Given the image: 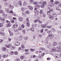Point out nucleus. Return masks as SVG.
<instances>
[{
    "label": "nucleus",
    "mask_w": 61,
    "mask_h": 61,
    "mask_svg": "<svg viewBox=\"0 0 61 61\" xmlns=\"http://www.w3.org/2000/svg\"><path fill=\"white\" fill-rule=\"evenodd\" d=\"M53 51H54V52H58L59 53L61 52V50L60 49H59L58 50H57L56 49V48L55 47H54L52 48V49L51 50V51L50 52V54H51V55H53Z\"/></svg>",
    "instance_id": "f257e3e1"
},
{
    "label": "nucleus",
    "mask_w": 61,
    "mask_h": 61,
    "mask_svg": "<svg viewBox=\"0 0 61 61\" xmlns=\"http://www.w3.org/2000/svg\"><path fill=\"white\" fill-rule=\"evenodd\" d=\"M6 11L7 12V13H11L13 15H15V14L13 13V11L12 10H10V9H9V8H6L5 9Z\"/></svg>",
    "instance_id": "f03ea898"
},
{
    "label": "nucleus",
    "mask_w": 61,
    "mask_h": 61,
    "mask_svg": "<svg viewBox=\"0 0 61 61\" xmlns=\"http://www.w3.org/2000/svg\"><path fill=\"white\" fill-rule=\"evenodd\" d=\"M23 38V36H20L17 37V39L18 40H22Z\"/></svg>",
    "instance_id": "7ed1b4c3"
},
{
    "label": "nucleus",
    "mask_w": 61,
    "mask_h": 61,
    "mask_svg": "<svg viewBox=\"0 0 61 61\" xmlns=\"http://www.w3.org/2000/svg\"><path fill=\"white\" fill-rule=\"evenodd\" d=\"M52 14L55 17H57V15L56 13L55 12L53 11L52 12Z\"/></svg>",
    "instance_id": "20e7f679"
},
{
    "label": "nucleus",
    "mask_w": 61,
    "mask_h": 61,
    "mask_svg": "<svg viewBox=\"0 0 61 61\" xmlns=\"http://www.w3.org/2000/svg\"><path fill=\"white\" fill-rule=\"evenodd\" d=\"M14 45L16 46H19L20 45V43L19 42H16L14 43Z\"/></svg>",
    "instance_id": "39448f33"
},
{
    "label": "nucleus",
    "mask_w": 61,
    "mask_h": 61,
    "mask_svg": "<svg viewBox=\"0 0 61 61\" xmlns=\"http://www.w3.org/2000/svg\"><path fill=\"white\" fill-rule=\"evenodd\" d=\"M18 19L19 21L20 22H22L23 20V17H20Z\"/></svg>",
    "instance_id": "423d86ee"
},
{
    "label": "nucleus",
    "mask_w": 61,
    "mask_h": 61,
    "mask_svg": "<svg viewBox=\"0 0 61 61\" xmlns=\"http://www.w3.org/2000/svg\"><path fill=\"white\" fill-rule=\"evenodd\" d=\"M18 26L17 24L16 23L13 25V27L14 28H16V27H17Z\"/></svg>",
    "instance_id": "0eeeda50"
},
{
    "label": "nucleus",
    "mask_w": 61,
    "mask_h": 61,
    "mask_svg": "<svg viewBox=\"0 0 61 61\" xmlns=\"http://www.w3.org/2000/svg\"><path fill=\"white\" fill-rule=\"evenodd\" d=\"M53 45L55 46H57L58 45L57 43L56 42H53Z\"/></svg>",
    "instance_id": "6e6552de"
},
{
    "label": "nucleus",
    "mask_w": 61,
    "mask_h": 61,
    "mask_svg": "<svg viewBox=\"0 0 61 61\" xmlns=\"http://www.w3.org/2000/svg\"><path fill=\"white\" fill-rule=\"evenodd\" d=\"M41 26L42 27V28H46V25H41Z\"/></svg>",
    "instance_id": "1a4fd4ad"
},
{
    "label": "nucleus",
    "mask_w": 61,
    "mask_h": 61,
    "mask_svg": "<svg viewBox=\"0 0 61 61\" xmlns=\"http://www.w3.org/2000/svg\"><path fill=\"white\" fill-rule=\"evenodd\" d=\"M18 4L19 5L21 6L22 5V2L21 1H19L18 2Z\"/></svg>",
    "instance_id": "9d476101"
},
{
    "label": "nucleus",
    "mask_w": 61,
    "mask_h": 61,
    "mask_svg": "<svg viewBox=\"0 0 61 61\" xmlns=\"http://www.w3.org/2000/svg\"><path fill=\"white\" fill-rule=\"evenodd\" d=\"M8 31L10 33V36H12L13 35V33L12 32H11L10 30H8Z\"/></svg>",
    "instance_id": "9b49d317"
},
{
    "label": "nucleus",
    "mask_w": 61,
    "mask_h": 61,
    "mask_svg": "<svg viewBox=\"0 0 61 61\" xmlns=\"http://www.w3.org/2000/svg\"><path fill=\"white\" fill-rule=\"evenodd\" d=\"M2 49L3 51H6V47H3L2 48Z\"/></svg>",
    "instance_id": "f8f14e48"
},
{
    "label": "nucleus",
    "mask_w": 61,
    "mask_h": 61,
    "mask_svg": "<svg viewBox=\"0 0 61 61\" xmlns=\"http://www.w3.org/2000/svg\"><path fill=\"white\" fill-rule=\"evenodd\" d=\"M30 51H31V52H34V51H35V50L33 49H30Z\"/></svg>",
    "instance_id": "ddd939ff"
},
{
    "label": "nucleus",
    "mask_w": 61,
    "mask_h": 61,
    "mask_svg": "<svg viewBox=\"0 0 61 61\" xmlns=\"http://www.w3.org/2000/svg\"><path fill=\"white\" fill-rule=\"evenodd\" d=\"M56 57L57 58H59V57H60V55L58 54H56Z\"/></svg>",
    "instance_id": "4468645a"
},
{
    "label": "nucleus",
    "mask_w": 61,
    "mask_h": 61,
    "mask_svg": "<svg viewBox=\"0 0 61 61\" xmlns=\"http://www.w3.org/2000/svg\"><path fill=\"white\" fill-rule=\"evenodd\" d=\"M50 19L52 20L54 19V17L53 16H51L50 17Z\"/></svg>",
    "instance_id": "2eb2a0df"
},
{
    "label": "nucleus",
    "mask_w": 61,
    "mask_h": 61,
    "mask_svg": "<svg viewBox=\"0 0 61 61\" xmlns=\"http://www.w3.org/2000/svg\"><path fill=\"white\" fill-rule=\"evenodd\" d=\"M29 9H30V10H32L33 9V7H32V6H29Z\"/></svg>",
    "instance_id": "dca6fc26"
},
{
    "label": "nucleus",
    "mask_w": 61,
    "mask_h": 61,
    "mask_svg": "<svg viewBox=\"0 0 61 61\" xmlns=\"http://www.w3.org/2000/svg\"><path fill=\"white\" fill-rule=\"evenodd\" d=\"M56 48H58V49H61V46L60 45L56 47Z\"/></svg>",
    "instance_id": "f3484780"
},
{
    "label": "nucleus",
    "mask_w": 61,
    "mask_h": 61,
    "mask_svg": "<svg viewBox=\"0 0 61 61\" xmlns=\"http://www.w3.org/2000/svg\"><path fill=\"white\" fill-rule=\"evenodd\" d=\"M40 50H42L43 51H44L45 50V49L44 48H40Z\"/></svg>",
    "instance_id": "a211bd4d"
},
{
    "label": "nucleus",
    "mask_w": 61,
    "mask_h": 61,
    "mask_svg": "<svg viewBox=\"0 0 61 61\" xmlns=\"http://www.w3.org/2000/svg\"><path fill=\"white\" fill-rule=\"evenodd\" d=\"M22 29V27L21 26L19 27L18 28V30H21Z\"/></svg>",
    "instance_id": "6ab92c4d"
},
{
    "label": "nucleus",
    "mask_w": 61,
    "mask_h": 61,
    "mask_svg": "<svg viewBox=\"0 0 61 61\" xmlns=\"http://www.w3.org/2000/svg\"><path fill=\"white\" fill-rule=\"evenodd\" d=\"M6 22L8 24H10V23H11L9 21H8L7 20H6Z\"/></svg>",
    "instance_id": "aec40b11"
},
{
    "label": "nucleus",
    "mask_w": 61,
    "mask_h": 61,
    "mask_svg": "<svg viewBox=\"0 0 61 61\" xmlns=\"http://www.w3.org/2000/svg\"><path fill=\"white\" fill-rule=\"evenodd\" d=\"M25 58V56H21L20 57V58L21 59H24Z\"/></svg>",
    "instance_id": "412c9836"
},
{
    "label": "nucleus",
    "mask_w": 61,
    "mask_h": 61,
    "mask_svg": "<svg viewBox=\"0 0 61 61\" xmlns=\"http://www.w3.org/2000/svg\"><path fill=\"white\" fill-rule=\"evenodd\" d=\"M27 3H26V2H24L23 3V6H25L26 5H27Z\"/></svg>",
    "instance_id": "4be33fe9"
},
{
    "label": "nucleus",
    "mask_w": 61,
    "mask_h": 61,
    "mask_svg": "<svg viewBox=\"0 0 61 61\" xmlns=\"http://www.w3.org/2000/svg\"><path fill=\"white\" fill-rule=\"evenodd\" d=\"M9 6L10 8L13 9V8H14V6H12V5H9Z\"/></svg>",
    "instance_id": "5701e85b"
},
{
    "label": "nucleus",
    "mask_w": 61,
    "mask_h": 61,
    "mask_svg": "<svg viewBox=\"0 0 61 61\" xmlns=\"http://www.w3.org/2000/svg\"><path fill=\"white\" fill-rule=\"evenodd\" d=\"M8 55H4V56H3V57L5 58V57H7Z\"/></svg>",
    "instance_id": "b1692460"
},
{
    "label": "nucleus",
    "mask_w": 61,
    "mask_h": 61,
    "mask_svg": "<svg viewBox=\"0 0 61 61\" xmlns=\"http://www.w3.org/2000/svg\"><path fill=\"white\" fill-rule=\"evenodd\" d=\"M7 48H10V47H11V44H10V45H7Z\"/></svg>",
    "instance_id": "393cba45"
},
{
    "label": "nucleus",
    "mask_w": 61,
    "mask_h": 61,
    "mask_svg": "<svg viewBox=\"0 0 61 61\" xmlns=\"http://www.w3.org/2000/svg\"><path fill=\"white\" fill-rule=\"evenodd\" d=\"M35 7L37 8H39L40 7V6L39 5H35Z\"/></svg>",
    "instance_id": "a878e982"
},
{
    "label": "nucleus",
    "mask_w": 61,
    "mask_h": 61,
    "mask_svg": "<svg viewBox=\"0 0 61 61\" xmlns=\"http://www.w3.org/2000/svg\"><path fill=\"white\" fill-rule=\"evenodd\" d=\"M42 4L43 5H46V1H44L43 2Z\"/></svg>",
    "instance_id": "bb28decb"
},
{
    "label": "nucleus",
    "mask_w": 61,
    "mask_h": 61,
    "mask_svg": "<svg viewBox=\"0 0 61 61\" xmlns=\"http://www.w3.org/2000/svg\"><path fill=\"white\" fill-rule=\"evenodd\" d=\"M3 26V24L2 23H0V27H1Z\"/></svg>",
    "instance_id": "cd10ccee"
},
{
    "label": "nucleus",
    "mask_w": 61,
    "mask_h": 61,
    "mask_svg": "<svg viewBox=\"0 0 61 61\" xmlns=\"http://www.w3.org/2000/svg\"><path fill=\"white\" fill-rule=\"evenodd\" d=\"M59 1L57 2V1H55L54 2V4L56 5V4H59Z\"/></svg>",
    "instance_id": "c85d7f7f"
},
{
    "label": "nucleus",
    "mask_w": 61,
    "mask_h": 61,
    "mask_svg": "<svg viewBox=\"0 0 61 61\" xmlns=\"http://www.w3.org/2000/svg\"><path fill=\"white\" fill-rule=\"evenodd\" d=\"M30 30L31 31H33V32H34V28H33V27H31V28Z\"/></svg>",
    "instance_id": "c756f323"
},
{
    "label": "nucleus",
    "mask_w": 61,
    "mask_h": 61,
    "mask_svg": "<svg viewBox=\"0 0 61 61\" xmlns=\"http://www.w3.org/2000/svg\"><path fill=\"white\" fill-rule=\"evenodd\" d=\"M33 4H34V5H37V3L36 1H34L33 2Z\"/></svg>",
    "instance_id": "7c9ffc66"
},
{
    "label": "nucleus",
    "mask_w": 61,
    "mask_h": 61,
    "mask_svg": "<svg viewBox=\"0 0 61 61\" xmlns=\"http://www.w3.org/2000/svg\"><path fill=\"white\" fill-rule=\"evenodd\" d=\"M47 47L48 48H51V46L50 45H49L47 46Z\"/></svg>",
    "instance_id": "2f4dec72"
},
{
    "label": "nucleus",
    "mask_w": 61,
    "mask_h": 61,
    "mask_svg": "<svg viewBox=\"0 0 61 61\" xmlns=\"http://www.w3.org/2000/svg\"><path fill=\"white\" fill-rule=\"evenodd\" d=\"M51 31L50 30H49L48 31L47 33L48 34H50L51 33Z\"/></svg>",
    "instance_id": "473e14b6"
},
{
    "label": "nucleus",
    "mask_w": 61,
    "mask_h": 61,
    "mask_svg": "<svg viewBox=\"0 0 61 61\" xmlns=\"http://www.w3.org/2000/svg\"><path fill=\"white\" fill-rule=\"evenodd\" d=\"M10 21L11 23H14L15 22V21H14V20H11Z\"/></svg>",
    "instance_id": "72a5a7b5"
},
{
    "label": "nucleus",
    "mask_w": 61,
    "mask_h": 61,
    "mask_svg": "<svg viewBox=\"0 0 61 61\" xmlns=\"http://www.w3.org/2000/svg\"><path fill=\"white\" fill-rule=\"evenodd\" d=\"M47 14L48 15H50V12L49 11H47Z\"/></svg>",
    "instance_id": "f704fd0d"
},
{
    "label": "nucleus",
    "mask_w": 61,
    "mask_h": 61,
    "mask_svg": "<svg viewBox=\"0 0 61 61\" xmlns=\"http://www.w3.org/2000/svg\"><path fill=\"white\" fill-rule=\"evenodd\" d=\"M26 25L28 26H29V25H29V22L27 23H26Z\"/></svg>",
    "instance_id": "c9c22d12"
},
{
    "label": "nucleus",
    "mask_w": 61,
    "mask_h": 61,
    "mask_svg": "<svg viewBox=\"0 0 61 61\" xmlns=\"http://www.w3.org/2000/svg\"><path fill=\"white\" fill-rule=\"evenodd\" d=\"M24 39L25 40H27L28 39V38L27 36H25L24 38Z\"/></svg>",
    "instance_id": "e433bc0d"
},
{
    "label": "nucleus",
    "mask_w": 61,
    "mask_h": 61,
    "mask_svg": "<svg viewBox=\"0 0 61 61\" xmlns=\"http://www.w3.org/2000/svg\"><path fill=\"white\" fill-rule=\"evenodd\" d=\"M3 12L4 11H3V10H0V13L2 14V13H3Z\"/></svg>",
    "instance_id": "4c0bfd02"
},
{
    "label": "nucleus",
    "mask_w": 61,
    "mask_h": 61,
    "mask_svg": "<svg viewBox=\"0 0 61 61\" xmlns=\"http://www.w3.org/2000/svg\"><path fill=\"white\" fill-rule=\"evenodd\" d=\"M21 46L22 48H25V46H24V44H22Z\"/></svg>",
    "instance_id": "58836bf2"
},
{
    "label": "nucleus",
    "mask_w": 61,
    "mask_h": 61,
    "mask_svg": "<svg viewBox=\"0 0 61 61\" xmlns=\"http://www.w3.org/2000/svg\"><path fill=\"white\" fill-rule=\"evenodd\" d=\"M40 14H43V11L41 10H40Z\"/></svg>",
    "instance_id": "ea45409f"
},
{
    "label": "nucleus",
    "mask_w": 61,
    "mask_h": 61,
    "mask_svg": "<svg viewBox=\"0 0 61 61\" xmlns=\"http://www.w3.org/2000/svg\"><path fill=\"white\" fill-rule=\"evenodd\" d=\"M50 6H51V7H52V6H54V5L53 3H51V4L49 5Z\"/></svg>",
    "instance_id": "a19ab883"
},
{
    "label": "nucleus",
    "mask_w": 61,
    "mask_h": 61,
    "mask_svg": "<svg viewBox=\"0 0 61 61\" xmlns=\"http://www.w3.org/2000/svg\"><path fill=\"white\" fill-rule=\"evenodd\" d=\"M14 31L15 32H18V30L17 29H15Z\"/></svg>",
    "instance_id": "79ce46f5"
},
{
    "label": "nucleus",
    "mask_w": 61,
    "mask_h": 61,
    "mask_svg": "<svg viewBox=\"0 0 61 61\" xmlns=\"http://www.w3.org/2000/svg\"><path fill=\"white\" fill-rule=\"evenodd\" d=\"M21 27L22 28H25V25L24 24H22Z\"/></svg>",
    "instance_id": "37998d69"
},
{
    "label": "nucleus",
    "mask_w": 61,
    "mask_h": 61,
    "mask_svg": "<svg viewBox=\"0 0 61 61\" xmlns=\"http://www.w3.org/2000/svg\"><path fill=\"white\" fill-rule=\"evenodd\" d=\"M51 30L52 31V32H54V31H55V29L54 28H52Z\"/></svg>",
    "instance_id": "c03bdc74"
},
{
    "label": "nucleus",
    "mask_w": 61,
    "mask_h": 61,
    "mask_svg": "<svg viewBox=\"0 0 61 61\" xmlns=\"http://www.w3.org/2000/svg\"><path fill=\"white\" fill-rule=\"evenodd\" d=\"M40 6L41 8H44L45 7V6H44L43 5H41Z\"/></svg>",
    "instance_id": "a18cd8bd"
},
{
    "label": "nucleus",
    "mask_w": 61,
    "mask_h": 61,
    "mask_svg": "<svg viewBox=\"0 0 61 61\" xmlns=\"http://www.w3.org/2000/svg\"><path fill=\"white\" fill-rule=\"evenodd\" d=\"M26 21L27 22H29V19H28V18L26 19Z\"/></svg>",
    "instance_id": "49530a36"
},
{
    "label": "nucleus",
    "mask_w": 61,
    "mask_h": 61,
    "mask_svg": "<svg viewBox=\"0 0 61 61\" xmlns=\"http://www.w3.org/2000/svg\"><path fill=\"white\" fill-rule=\"evenodd\" d=\"M50 36L51 37H54V35L53 34H50Z\"/></svg>",
    "instance_id": "de8ad7c7"
},
{
    "label": "nucleus",
    "mask_w": 61,
    "mask_h": 61,
    "mask_svg": "<svg viewBox=\"0 0 61 61\" xmlns=\"http://www.w3.org/2000/svg\"><path fill=\"white\" fill-rule=\"evenodd\" d=\"M36 13L37 15H38V14L39 13V11L38 10H36Z\"/></svg>",
    "instance_id": "09e8293b"
},
{
    "label": "nucleus",
    "mask_w": 61,
    "mask_h": 61,
    "mask_svg": "<svg viewBox=\"0 0 61 61\" xmlns=\"http://www.w3.org/2000/svg\"><path fill=\"white\" fill-rule=\"evenodd\" d=\"M34 1V0H29V1L30 3H32Z\"/></svg>",
    "instance_id": "8fccbe9b"
},
{
    "label": "nucleus",
    "mask_w": 61,
    "mask_h": 61,
    "mask_svg": "<svg viewBox=\"0 0 61 61\" xmlns=\"http://www.w3.org/2000/svg\"><path fill=\"white\" fill-rule=\"evenodd\" d=\"M38 36L40 38H41L42 37V36L40 35H38Z\"/></svg>",
    "instance_id": "3c124183"
},
{
    "label": "nucleus",
    "mask_w": 61,
    "mask_h": 61,
    "mask_svg": "<svg viewBox=\"0 0 61 61\" xmlns=\"http://www.w3.org/2000/svg\"><path fill=\"white\" fill-rule=\"evenodd\" d=\"M26 14H29V11H27L25 12Z\"/></svg>",
    "instance_id": "603ef678"
},
{
    "label": "nucleus",
    "mask_w": 61,
    "mask_h": 61,
    "mask_svg": "<svg viewBox=\"0 0 61 61\" xmlns=\"http://www.w3.org/2000/svg\"><path fill=\"white\" fill-rule=\"evenodd\" d=\"M8 41H9V42H10L11 41V40H12V39L10 38H8Z\"/></svg>",
    "instance_id": "864d4df0"
},
{
    "label": "nucleus",
    "mask_w": 61,
    "mask_h": 61,
    "mask_svg": "<svg viewBox=\"0 0 61 61\" xmlns=\"http://www.w3.org/2000/svg\"><path fill=\"white\" fill-rule=\"evenodd\" d=\"M10 24H8L7 25V27H10Z\"/></svg>",
    "instance_id": "5fc2aeb1"
},
{
    "label": "nucleus",
    "mask_w": 61,
    "mask_h": 61,
    "mask_svg": "<svg viewBox=\"0 0 61 61\" xmlns=\"http://www.w3.org/2000/svg\"><path fill=\"white\" fill-rule=\"evenodd\" d=\"M23 34H25V30H24L23 31Z\"/></svg>",
    "instance_id": "6e6d98bb"
},
{
    "label": "nucleus",
    "mask_w": 61,
    "mask_h": 61,
    "mask_svg": "<svg viewBox=\"0 0 61 61\" xmlns=\"http://www.w3.org/2000/svg\"><path fill=\"white\" fill-rule=\"evenodd\" d=\"M51 27V26H47V28H50Z\"/></svg>",
    "instance_id": "4d7b16f0"
},
{
    "label": "nucleus",
    "mask_w": 61,
    "mask_h": 61,
    "mask_svg": "<svg viewBox=\"0 0 61 61\" xmlns=\"http://www.w3.org/2000/svg\"><path fill=\"white\" fill-rule=\"evenodd\" d=\"M15 5L16 6V7H18V5L17 3H15Z\"/></svg>",
    "instance_id": "13d9d810"
},
{
    "label": "nucleus",
    "mask_w": 61,
    "mask_h": 61,
    "mask_svg": "<svg viewBox=\"0 0 61 61\" xmlns=\"http://www.w3.org/2000/svg\"><path fill=\"white\" fill-rule=\"evenodd\" d=\"M1 34L2 35H5V33H3V32H1Z\"/></svg>",
    "instance_id": "bf43d9fd"
},
{
    "label": "nucleus",
    "mask_w": 61,
    "mask_h": 61,
    "mask_svg": "<svg viewBox=\"0 0 61 61\" xmlns=\"http://www.w3.org/2000/svg\"><path fill=\"white\" fill-rule=\"evenodd\" d=\"M37 21H39V20H40V18H39V17H38L37 18Z\"/></svg>",
    "instance_id": "052dcab7"
},
{
    "label": "nucleus",
    "mask_w": 61,
    "mask_h": 61,
    "mask_svg": "<svg viewBox=\"0 0 61 61\" xmlns=\"http://www.w3.org/2000/svg\"><path fill=\"white\" fill-rule=\"evenodd\" d=\"M47 60H51V58H47Z\"/></svg>",
    "instance_id": "680f3d73"
},
{
    "label": "nucleus",
    "mask_w": 61,
    "mask_h": 61,
    "mask_svg": "<svg viewBox=\"0 0 61 61\" xmlns=\"http://www.w3.org/2000/svg\"><path fill=\"white\" fill-rule=\"evenodd\" d=\"M14 53L15 55H17V54H18V53L17 51H15L14 52Z\"/></svg>",
    "instance_id": "e2e57ef3"
},
{
    "label": "nucleus",
    "mask_w": 61,
    "mask_h": 61,
    "mask_svg": "<svg viewBox=\"0 0 61 61\" xmlns=\"http://www.w3.org/2000/svg\"><path fill=\"white\" fill-rule=\"evenodd\" d=\"M38 21L37 20H34V22L35 23H37V22H38Z\"/></svg>",
    "instance_id": "0e129e2a"
},
{
    "label": "nucleus",
    "mask_w": 61,
    "mask_h": 61,
    "mask_svg": "<svg viewBox=\"0 0 61 61\" xmlns=\"http://www.w3.org/2000/svg\"><path fill=\"white\" fill-rule=\"evenodd\" d=\"M21 10H22V11H24L25 9H24V8H21Z\"/></svg>",
    "instance_id": "69168bd1"
},
{
    "label": "nucleus",
    "mask_w": 61,
    "mask_h": 61,
    "mask_svg": "<svg viewBox=\"0 0 61 61\" xmlns=\"http://www.w3.org/2000/svg\"><path fill=\"white\" fill-rule=\"evenodd\" d=\"M3 41V40H0V43H2Z\"/></svg>",
    "instance_id": "338daca9"
},
{
    "label": "nucleus",
    "mask_w": 61,
    "mask_h": 61,
    "mask_svg": "<svg viewBox=\"0 0 61 61\" xmlns=\"http://www.w3.org/2000/svg\"><path fill=\"white\" fill-rule=\"evenodd\" d=\"M58 44L59 45H61V42H58Z\"/></svg>",
    "instance_id": "774afa93"
}]
</instances>
